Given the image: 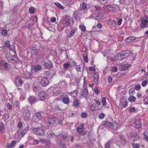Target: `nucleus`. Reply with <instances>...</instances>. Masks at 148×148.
Masks as SVG:
<instances>
[{"instance_id": "obj_52", "label": "nucleus", "mask_w": 148, "mask_h": 148, "mask_svg": "<svg viewBox=\"0 0 148 148\" xmlns=\"http://www.w3.org/2000/svg\"><path fill=\"white\" fill-rule=\"evenodd\" d=\"M116 56L118 57V58L119 60H122L123 59V58H122V56L121 53L117 54V56Z\"/></svg>"}, {"instance_id": "obj_31", "label": "nucleus", "mask_w": 148, "mask_h": 148, "mask_svg": "<svg viewBox=\"0 0 148 148\" xmlns=\"http://www.w3.org/2000/svg\"><path fill=\"white\" fill-rule=\"evenodd\" d=\"M143 134V139L147 142H148V136L147 135L148 134L147 132L146 131H144Z\"/></svg>"}, {"instance_id": "obj_30", "label": "nucleus", "mask_w": 148, "mask_h": 148, "mask_svg": "<svg viewBox=\"0 0 148 148\" xmlns=\"http://www.w3.org/2000/svg\"><path fill=\"white\" fill-rule=\"evenodd\" d=\"M88 91L87 89H84L81 91V95L83 97H85V96L88 94Z\"/></svg>"}, {"instance_id": "obj_58", "label": "nucleus", "mask_w": 148, "mask_h": 148, "mask_svg": "<svg viewBox=\"0 0 148 148\" xmlns=\"http://www.w3.org/2000/svg\"><path fill=\"white\" fill-rule=\"evenodd\" d=\"M106 124L108 125L110 127H111L113 125V123H110L108 121H106L105 122Z\"/></svg>"}, {"instance_id": "obj_20", "label": "nucleus", "mask_w": 148, "mask_h": 148, "mask_svg": "<svg viewBox=\"0 0 148 148\" xmlns=\"http://www.w3.org/2000/svg\"><path fill=\"white\" fill-rule=\"evenodd\" d=\"M20 90L21 91V96L20 99L21 100L23 101L25 99L26 97L25 92L22 89H20Z\"/></svg>"}, {"instance_id": "obj_3", "label": "nucleus", "mask_w": 148, "mask_h": 148, "mask_svg": "<svg viewBox=\"0 0 148 148\" xmlns=\"http://www.w3.org/2000/svg\"><path fill=\"white\" fill-rule=\"evenodd\" d=\"M76 130L80 135H84L86 133V132L85 130V127L83 124L78 126L77 127Z\"/></svg>"}, {"instance_id": "obj_9", "label": "nucleus", "mask_w": 148, "mask_h": 148, "mask_svg": "<svg viewBox=\"0 0 148 148\" xmlns=\"http://www.w3.org/2000/svg\"><path fill=\"white\" fill-rule=\"evenodd\" d=\"M40 89V86L39 82L38 81H35L33 84V91L35 92H38Z\"/></svg>"}, {"instance_id": "obj_13", "label": "nucleus", "mask_w": 148, "mask_h": 148, "mask_svg": "<svg viewBox=\"0 0 148 148\" xmlns=\"http://www.w3.org/2000/svg\"><path fill=\"white\" fill-rule=\"evenodd\" d=\"M9 67L7 63L4 61L0 62V69L1 70H4L7 69Z\"/></svg>"}, {"instance_id": "obj_15", "label": "nucleus", "mask_w": 148, "mask_h": 148, "mask_svg": "<svg viewBox=\"0 0 148 148\" xmlns=\"http://www.w3.org/2000/svg\"><path fill=\"white\" fill-rule=\"evenodd\" d=\"M103 16V14L101 12L98 13H94L91 16V17L95 19H98L101 18Z\"/></svg>"}, {"instance_id": "obj_22", "label": "nucleus", "mask_w": 148, "mask_h": 148, "mask_svg": "<svg viewBox=\"0 0 148 148\" xmlns=\"http://www.w3.org/2000/svg\"><path fill=\"white\" fill-rule=\"evenodd\" d=\"M41 69V66L40 65L33 66L32 67V70L34 71H37Z\"/></svg>"}, {"instance_id": "obj_45", "label": "nucleus", "mask_w": 148, "mask_h": 148, "mask_svg": "<svg viewBox=\"0 0 148 148\" xmlns=\"http://www.w3.org/2000/svg\"><path fill=\"white\" fill-rule=\"evenodd\" d=\"M79 103L78 100H76V98H75V99H74L73 101V106L77 107L79 105Z\"/></svg>"}, {"instance_id": "obj_38", "label": "nucleus", "mask_w": 148, "mask_h": 148, "mask_svg": "<svg viewBox=\"0 0 148 148\" xmlns=\"http://www.w3.org/2000/svg\"><path fill=\"white\" fill-rule=\"evenodd\" d=\"M30 52L32 55H37V49L35 48L34 47L31 49Z\"/></svg>"}, {"instance_id": "obj_10", "label": "nucleus", "mask_w": 148, "mask_h": 148, "mask_svg": "<svg viewBox=\"0 0 148 148\" xmlns=\"http://www.w3.org/2000/svg\"><path fill=\"white\" fill-rule=\"evenodd\" d=\"M141 26L143 28L148 27V17L145 16L144 18L141 20Z\"/></svg>"}, {"instance_id": "obj_57", "label": "nucleus", "mask_w": 148, "mask_h": 148, "mask_svg": "<svg viewBox=\"0 0 148 148\" xmlns=\"http://www.w3.org/2000/svg\"><path fill=\"white\" fill-rule=\"evenodd\" d=\"M141 88L140 85L139 84H137L135 86V89L137 90H140Z\"/></svg>"}, {"instance_id": "obj_46", "label": "nucleus", "mask_w": 148, "mask_h": 148, "mask_svg": "<svg viewBox=\"0 0 148 148\" xmlns=\"http://www.w3.org/2000/svg\"><path fill=\"white\" fill-rule=\"evenodd\" d=\"M107 103L106 98L105 97H103L102 100V104L103 106H105L106 105Z\"/></svg>"}, {"instance_id": "obj_33", "label": "nucleus", "mask_w": 148, "mask_h": 148, "mask_svg": "<svg viewBox=\"0 0 148 148\" xmlns=\"http://www.w3.org/2000/svg\"><path fill=\"white\" fill-rule=\"evenodd\" d=\"M0 131L2 133L5 132V129L3 124L2 123H0Z\"/></svg>"}, {"instance_id": "obj_64", "label": "nucleus", "mask_w": 148, "mask_h": 148, "mask_svg": "<svg viewBox=\"0 0 148 148\" xmlns=\"http://www.w3.org/2000/svg\"><path fill=\"white\" fill-rule=\"evenodd\" d=\"M39 143V141L36 139L34 140L32 142L33 144L35 145L38 144Z\"/></svg>"}, {"instance_id": "obj_26", "label": "nucleus", "mask_w": 148, "mask_h": 148, "mask_svg": "<svg viewBox=\"0 0 148 148\" xmlns=\"http://www.w3.org/2000/svg\"><path fill=\"white\" fill-rule=\"evenodd\" d=\"M134 127L136 128H140L142 126L141 122L139 120L136 121L134 122Z\"/></svg>"}, {"instance_id": "obj_1", "label": "nucleus", "mask_w": 148, "mask_h": 148, "mask_svg": "<svg viewBox=\"0 0 148 148\" xmlns=\"http://www.w3.org/2000/svg\"><path fill=\"white\" fill-rule=\"evenodd\" d=\"M28 130L29 128L27 127L23 132H22L21 130H18L15 134L14 136L15 138L16 139H20L24 136Z\"/></svg>"}, {"instance_id": "obj_2", "label": "nucleus", "mask_w": 148, "mask_h": 148, "mask_svg": "<svg viewBox=\"0 0 148 148\" xmlns=\"http://www.w3.org/2000/svg\"><path fill=\"white\" fill-rule=\"evenodd\" d=\"M47 137L49 138H54L56 140L58 139V140H60L65 139L66 137V136L64 137L62 134L59 135L58 136H56L55 134L53 133H51L47 134Z\"/></svg>"}, {"instance_id": "obj_51", "label": "nucleus", "mask_w": 148, "mask_h": 148, "mask_svg": "<svg viewBox=\"0 0 148 148\" xmlns=\"http://www.w3.org/2000/svg\"><path fill=\"white\" fill-rule=\"evenodd\" d=\"M12 103L14 105V106H18L19 102L18 101H16V100H13Z\"/></svg>"}, {"instance_id": "obj_50", "label": "nucleus", "mask_w": 148, "mask_h": 148, "mask_svg": "<svg viewBox=\"0 0 148 148\" xmlns=\"http://www.w3.org/2000/svg\"><path fill=\"white\" fill-rule=\"evenodd\" d=\"M8 31L6 30H3L1 31V34H2L3 36H6L8 35Z\"/></svg>"}, {"instance_id": "obj_60", "label": "nucleus", "mask_w": 148, "mask_h": 148, "mask_svg": "<svg viewBox=\"0 0 148 148\" xmlns=\"http://www.w3.org/2000/svg\"><path fill=\"white\" fill-rule=\"evenodd\" d=\"M84 84L83 87L84 88H86L87 86V82L86 80V78L84 77Z\"/></svg>"}, {"instance_id": "obj_47", "label": "nucleus", "mask_w": 148, "mask_h": 148, "mask_svg": "<svg viewBox=\"0 0 148 148\" xmlns=\"http://www.w3.org/2000/svg\"><path fill=\"white\" fill-rule=\"evenodd\" d=\"M75 33V30L73 29L72 30H71L70 32V35L69 36H68V37H72Z\"/></svg>"}, {"instance_id": "obj_14", "label": "nucleus", "mask_w": 148, "mask_h": 148, "mask_svg": "<svg viewBox=\"0 0 148 148\" xmlns=\"http://www.w3.org/2000/svg\"><path fill=\"white\" fill-rule=\"evenodd\" d=\"M11 63H15L18 60V58L14 55L10 56V57L7 59Z\"/></svg>"}, {"instance_id": "obj_55", "label": "nucleus", "mask_w": 148, "mask_h": 148, "mask_svg": "<svg viewBox=\"0 0 148 148\" xmlns=\"http://www.w3.org/2000/svg\"><path fill=\"white\" fill-rule=\"evenodd\" d=\"M35 9L34 8L31 7L29 8V11L31 14H33L34 12Z\"/></svg>"}, {"instance_id": "obj_37", "label": "nucleus", "mask_w": 148, "mask_h": 148, "mask_svg": "<svg viewBox=\"0 0 148 148\" xmlns=\"http://www.w3.org/2000/svg\"><path fill=\"white\" fill-rule=\"evenodd\" d=\"M23 75H24V76H23V77L24 78L27 79L28 78H30V74L27 71L23 73Z\"/></svg>"}, {"instance_id": "obj_41", "label": "nucleus", "mask_w": 148, "mask_h": 148, "mask_svg": "<svg viewBox=\"0 0 148 148\" xmlns=\"http://www.w3.org/2000/svg\"><path fill=\"white\" fill-rule=\"evenodd\" d=\"M79 27V29L82 32H84L86 31V27L83 24H80Z\"/></svg>"}, {"instance_id": "obj_23", "label": "nucleus", "mask_w": 148, "mask_h": 148, "mask_svg": "<svg viewBox=\"0 0 148 148\" xmlns=\"http://www.w3.org/2000/svg\"><path fill=\"white\" fill-rule=\"evenodd\" d=\"M93 77L94 78V81L95 82H98L99 78V75L98 72H95L93 75Z\"/></svg>"}, {"instance_id": "obj_6", "label": "nucleus", "mask_w": 148, "mask_h": 148, "mask_svg": "<svg viewBox=\"0 0 148 148\" xmlns=\"http://www.w3.org/2000/svg\"><path fill=\"white\" fill-rule=\"evenodd\" d=\"M23 115L25 121H28L30 118V113L29 110L26 108H24Z\"/></svg>"}, {"instance_id": "obj_7", "label": "nucleus", "mask_w": 148, "mask_h": 148, "mask_svg": "<svg viewBox=\"0 0 148 148\" xmlns=\"http://www.w3.org/2000/svg\"><path fill=\"white\" fill-rule=\"evenodd\" d=\"M34 133L36 135H42L44 134L45 130L42 127L34 128L33 130Z\"/></svg>"}, {"instance_id": "obj_32", "label": "nucleus", "mask_w": 148, "mask_h": 148, "mask_svg": "<svg viewBox=\"0 0 148 148\" xmlns=\"http://www.w3.org/2000/svg\"><path fill=\"white\" fill-rule=\"evenodd\" d=\"M87 5L85 3H83L80 5V9L82 11L86 10V9Z\"/></svg>"}, {"instance_id": "obj_35", "label": "nucleus", "mask_w": 148, "mask_h": 148, "mask_svg": "<svg viewBox=\"0 0 148 148\" xmlns=\"http://www.w3.org/2000/svg\"><path fill=\"white\" fill-rule=\"evenodd\" d=\"M78 93L79 92L77 90H74L70 92L71 95L73 97H76Z\"/></svg>"}, {"instance_id": "obj_4", "label": "nucleus", "mask_w": 148, "mask_h": 148, "mask_svg": "<svg viewBox=\"0 0 148 148\" xmlns=\"http://www.w3.org/2000/svg\"><path fill=\"white\" fill-rule=\"evenodd\" d=\"M71 22H73V19L71 17L66 16L64 19L62 23L64 27H66L69 26Z\"/></svg>"}, {"instance_id": "obj_11", "label": "nucleus", "mask_w": 148, "mask_h": 148, "mask_svg": "<svg viewBox=\"0 0 148 148\" xmlns=\"http://www.w3.org/2000/svg\"><path fill=\"white\" fill-rule=\"evenodd\" d=\"M14 83L15 85L18 86H21L23 83L21 76L18 77L15 79Z\"/></svg>"}, {"instance_id": "obj_27", "label": "nucleus", "mask_w": 148, "mask_h": 148, "mask_svg": "<svg viewBox=\"0 0 148 148\" xmlns=\"http://www.w3.org/2000/svg\"><path fill=\"white\" fill-rule=\"evenodd\" d=\"M128 67V65L127 64H122L120 66V70L123 71L125 70Z\"/></svg>"}, {"instance_id": "obj_56", "label": "nucleus", "mask_w": 148, "mask_h": 148, "mask_svg": "<svg viewBox=\"0 0 148 148\" xmlns=\"http://www.w3.org/2000/svg\"><path fill=\"white\" fill-rule=\"evenodd\" d=\"M94 91L95 93L97 95H98L100 92L99 90L98 89L97 87H96L94 89Z\"/></svg>"}, {"instance_id": "obj_48", "label": "nucleus", "mask_w": 148, "mask_h": 148, "mask_svg": "<svg viewBox=\"0 0 148 148\" xmlns=\"http://www.w3.org/2000/svg\"><path fill=\"white\" fill-rule=\"evenodd\" d=\"M118 70V68L116 66H113L111 67L110 71L112 72H116Z\"/></svg>"}, {"instance_id": "obj_28", "label": "nucleus", "mask_w": 148, "mask_h": 148, "mask_svg": "<svg viewBox=\"0 0 148 148\" xmlns=\"http://www.w3.org/2000/svg\"><path fill=\"white\" fill-rule=\"evenodd\" d=\"M28 100L29 102L32 104L37 101L36 98L34 96H30Z\"/></svg>"}, {"instance_id": "obj_16", "label": "nucleus", "mask_w": 148, "mask_h": 148, "mask_svg": "<svg viewBox=\"0 0 148 148\" xmlns=\"http://www.w3.org/2000/svg\"><path fill=\"white\" fill-rule=\"evenodd\" d=\"M47 96V93L44 91L40 92L38 95V97L41 100H44Z\"/></svg>"}, {"instance_id": "obj_53", "label": "nucleus", "mask_w": 148, "mask_h": 148, "mask_svg": "<svg viewBox=\"0 0 148 148\" xmlns=\"http://www.w3.org/2000/svg\"><path fill=\"white\" fill-rule=\"evenodd\" d=\"M134 89L133 88H131L129 91V94L130 95H133L134 91Z\"/></svg>"}, {"instance_id": "obj_44", "label": "nucleus", "mask_w": 148, "mask_h": 148, "mask_svg": "<svg viewBox=\"0 0 148 148\" xmlns=\"http://www.w3.org/2000/svg\"><path fill=\"white\" fill-rule=\"evenodd\" d=\"M70 65V64L68 62L64 63L63 65L64 69L66 70L68 68Z\"/></svg>"}, {"instance_id": "obj_43", "label": "nucleus", "mask_w": 148, "mask_h": 148, "mask_svg": "<svg viewBox=\"0 0 148 148\" xmlns=\"http://www.w3.org/2000/svg\"><path fill=\"white\" fill-rule=\"evenodd\" d=\"M148 83V79H146L145 80L143 81L142 82L141 84L143 87L145 86Z\"/></svg>"}, {"instance_id": "obj_49", "label": "nucleus", "mask_w": 148, "mask_h": 148, "mask_svg": "<svg viewBox=\"0 0 148 148\" xmlns=\"http://www.w3.org/2000/svg\"><path fill=\"white\" fill-rule=\"evenodd\" d=\"M36 117L38 118V119L40 120L42 119V116L41 115L40 113L37 112L36 113Z\"/></svg>"}, {"instance_id": "obj_40", "label": "nucleus", "mask_w": 148, "mask_h": 148, "mask_svg": "<svg viewBox=\"0 0 148 148\" xmlns=\"http://www.w3.org/2000/svg\"><path fill=\"white\" fill-rule=\"evenodd\" d=\"M103 55L104 56H106L108 57H110L113 55V54L111 53L110 51H107L105 53H104Z\"/></svg>"}, {"instance_id": "obj_54", "label": "nucleus", "mask_w": 148, "mask_h": 148, "mask_svg": "<svg viewBox=\"0 0 148 148\" xmlns=\"http://www.w3.org/2000/svg\"><path fill=\"white\" fill-rule=\"evenodd\" d=\"M143 103L145 105H148V96L145 97L144 99Z\"/></svg>"}, {"instance_id": "obj_59", "label": "nucleus", "mask_w": 148, "mask_h": 148, "mask_svg": "<svg viewBox=\"0 0 148 148\" xmlns=\"http://www.w3.org/2000/svg\"><path fill=\"white\" fill-rule=\"evenodd\" d=\"M105 116V114L104 113H102L99 114V119H103Z\"/></svg>"}, {"instance_id": "obj_62", "label": "nucleus", "mask_w": 148, "mask_h": 148, "mask_svg": "<svg viewBox=\"0 0 148 148\" xmlns=\"http://www.w3.org/2000/svg\"><path fill=\"white\" fill-rule=\"evenodd\" d=\"M81 116L83 118H86L87 116V114L85 112H83L81 114Z\"/></svg>"}, {"instance_id": "obj_8", "label": "nucleus", "mask_w": 148, "mask_h": 148, "mask_svg": "<svg viewBox=\"0 0 148 148\" xmlns=\"http://www.w3.org/2000/svg\"><path fill=\"white\" fill-rule=\"evenodd\" d=\"M120 141H117L116 143L117 145L120 147H122L126 144V141L125 138L122 136L120 137Z\"/></svg>"}, {"instance_id": "obj_36", "label": "nucleus", "mask_w": 148, "mask_h": 148, "mask_svg": "<svg viewBox=\"0 0 148 148\" xmlns=\"http://www.w3.org/2000/svg\"><path fill=\"white\" fill-rule=\"evenodd\" d=\"M130 136L132 137H135L136 138L139 139L140 138V136L137 135L135 132H132L130 134Z\"/></svg>"}, {"instance_id": "obj_12", "label": "nucleus", "mask_w": 148, "mask_h": 148, "mask_svg": "<svg viewBox=\"0 0 148 148\" xmlns=\"http://www.w3.org/2000/svg\"><path fill=\"white\" fill-rule=\"evenodd\" d=\"M40 84L43 86H47L49 84L48 79L46 77H43L40 81Z\"/></svg>"}, {"instance_id": "obj_18", "label": "nucleus", "mask_w": 148, "mask_h": 148, "mask_svg": "<svg viewBox=\"0 0 148 148\" xmlns=\"http://www.w3.org/2000/svg\"><path fill=\"white\" fill-rule=\"evenodd\" d=\"M136 38L134 36H130L126 38L125 39V41L127 43L132 42L136 40Z\"/></svg>"}, {"instance_id": "obj_63", "label": "nucleus", "mask_w": 148, "mask_h": 148, "mask_svg": "<svg viewBox=\"0 0 148 148\" xmlns=\"http://www.w3.org/2000/svg\"><path fill=\"white\" fill-rule=\"evenodd\" d=\"M85 62H88V60L87 58V54H84L83 56Z\"/></svg>"}, {"instance_id": "obj_34", "label": "nucleus", "mask_w": 148, "mask_h": 148, "mask_svg": "<svg viewBox=\"0 0 148 148\" xmlns=\"http://www.w3.org/2000/svg\"><path fill=\"white\" fill-rule=\"evenodd\" d=\"M128 100L130 102H134L135 101L136 98L133 96L130 95V96L129 97Z\"/></svg>"}, {"instance_id": "obj_21", "label": "nucleus", "mask_w": 148, "mask_h": 148, "mask_svg": "<svg viewBox=\"0 0 148 148\" xmlns=\"http://www.w3.org/2000/svg\"><path fill=\"white\" fill-rule=\"evenodd\" d=\"M48 92H49V95L53 96L55 95V93L54 92V87H50L48 89Z\"/></svg>"}, {"instance_id": "obj_19", "label": "nucleus", "mask_w": 148, "mask_h": 148, "mask_svg": "<svg viewBox=\"0 0 148 148\" xmlns=\"http://www.w3.org/2000/svg\"><path fill=\"white\" fill-rule=\"evenodd\" d=\"M121 53L123 59H124L128 57L130 54V52L128 51H124L122 52H121Z\"/></svg>"}, {"instance_id": "obj_24", "label": "nucleus", "mask_w": 148, "mask_h": 148, "mask_svg": "<svg viewBox=\"0 0 148 148\" xmlns=\"http://www.w3.org/2000/svg\"><path fill=\"white\" fill-rule=\"evenodd\" d=\"M45 66L48 69L51 68L52 67V64L50 61H47L44 63Z\"/></svg>"}, {"instance_id": "obj_25", "label": "nucleus", "mask_w": 148, "mask_h": 148, "mask_svg": "<svg viewBox=\"0 0 148 148\" xmlns=\"http://www.w3.org/2000/svg\"><path fill=\"white\" fill-rule=\"evenodd\" d=\"M54 92L55 93V95H58L61 93L60 88L58 87H54Z\"/></svg>"}, {"instance_id": "obj_29", "label": "nucleus", "mask_w": 148, "mask_h": 148, "mask_svg": "<svg viewBox=\"0 0 148 148\" xmlns=\"http://www.w3.org/2000/svg\"><path fill=\"white\" fill-rule=\"evenodd\" d=\"M75 69L77 72L84 71V69L82 67H81V66L80 65H76Z\"/></svg>"}, {"instance_id": "obj_61", "label": "nucleus", "mask_w": 148, "mask_h": 148, "mask_svg": "<svg viewBox=\"0 0 148 148\" xmlns=\"http://www.w3.org/2000/svg\"><path fill=\"white\" fill-rule=\"evenodd\" d=\"M4 45L7 47H9L10 45V43L9 41H6L4 43Z\"/></svg>"}, {"instance_id": "obj_5", "label": "nucleus", "mask_w": 148, "mask_h": 148, "mask_svg": "<svg viewBox=\"0 0 148 148\" xmlns=\"http://www.w3.org/2000/svg\"><path fill=\"white\" fill-rule=\"evenodd\" d=\"M56 100L58 101L62 100L64 103L66 104H68L70 101V99L67 95L60 96L58 97Z\"/></svg>"}, {"instance_id": "obj_17", "label": "nucleus", "mask_w": 148, "mask_h": 148, "mask_svg": "<svg viewBox=\"0 0 148 148\" xmlns=\"http://www.w3.org/2000/svg\"><path fill=\"white\" fill-rule=\"evenodd\" d=\"M45 121L46 123L50 124H54L55 123V121L53 119L49 118L48 117L45 118Z\"/></svg>"}, {"instance_id": "obj_42", "label": "nucleus", "mask_w": 148, "mask_h": 148, "mask_svg": "<svg viewBox=\"0 0 148 148\" xmlns=\"http://www.w3.org/2000/svg\"><path fill=\"white\" fill-rule=\"evenodd\" d=\"M55 5L58 8L61 9H64V8L63 6L58 2H55Z\"/></svg>"}, {"instance_id": "obj_39", "label": "nucleus", "mask_w": 148, "mask_h": 148, "mask_svg": "<svg viewBox=\"0 0 148 148\" xmlns=\"http://www.w3.org/2000/svg\"><path fill=\"white\" fill-rule=\"evenodd\" d=\"M92 11L96 12L99 11L100 10V8L97 5L93 6L92 7Z\"/></svg>"}]
</instances>
